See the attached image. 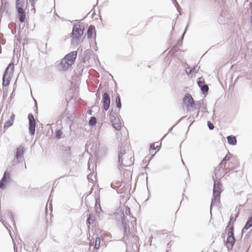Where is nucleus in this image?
Returning a JSON list of instances; mask_svg holds the SVG:
<instances>
[{
    "label": "nucleus",
    "mask_w": 252,
    "mask_h": 252,
    "mask_svg": "<svg viewBox=\"0 0 252 252\" xmlns=\"http://www.w3.org/2000/svg\"><path fill=\"white\" fill-rule=\"evenodd\" d=\"M129 146L122 145L118 154V164L119 168H124L131 166L134 162V158L131 153L128 151Z\"/></svg>",
    "instance_id": "nucleus-1"
},
{
    "label": "nucleus",
    "mask_w": 252,
    "mask_h": 252,
    "mask_svg": "<svg viewBox=\"0 0 252 252\" xmlns=\"http://www.w3.org/2000/svg\"><path fill=\"white\" fill-rule=\"evenodd\" d=\"M231 220V217L230 220L227 224V225L225 228V230L227 231V238L224 241V244L226 246L228 251L231 250L234 246L235 243V239L234 233V226L232 225L230 226Z\"/></svg>",
    "instance_id": "nucleus-2"
},
{
    "label": "nucleus",
    "mask_w": 252,
    "mask_h": 252,
    "mask_svg": "<svg viewBox=\"0 0 252 252\" xmlns=\"http://www.w3.org/2000/svg\"><path fill=\"white\" fill-rule=\"evenodd\" d=\"M84 28H82L80 25L75 24L73 26L71 35L73 45H78L79 39L84 33Z\"/></svg>",
    "instance_id": "nucleus-3"
},
{
    "label": "nucleus",
    "mask_w": 252,
    "mask_h": 252,
    "mask_svg": "<svg viewBox=\"0 0 252 252\" xmlns=\"http://www.w3.org/2000/svg\"><path fill=\"white\" fill-rule=\"evenodd\" d=\"M14 70V64L10 63L4 70L2 77V85L7 87L10 83V75L13 74Z\"/></svg>",
    "instance_id": "nucleus-4"
},
{
    "label": "nucleus",
    "mask_w": 252,
    "mask_h": 252,
    "mask_svg": "<svg viewBox=\"0 0 252 252\" xmlns=\"http://www.w3.org/2000/svg\"><path fill=\"white\" fill-rule=\"evenodd\" d=\"M16 9L17 12V16L19 22L21 23L25 22L26 18V12L25 10V4L16 3Z\"/></svg>",
    "instance_id": "nucleus-5"
},
{
    "label": "nucleus",
    "mask_w": 252,
    "mask_h": 252,
    "mask_svg": "<svg viewBox=\"0 0 252 252\" xmlns=\"http://www.w3.org/2000/svg\"><path fill=\"white\" fill-rule=\"evenodd\" d=\"M183 102L187 105V110L188 111H190V107H195V101L189 94H185L183 98Z\"/></svg>",
    "instance_id": "nucleus-6"
},
{
    "label": "nucleus",
    "mask_w": 252,
    "mask_h": 252,
    "mask_svg": "<svg viewBox=\"0 0 252 252\" xmlns=\"http://www.w3.org/2000/svg\"><path fill=\"white\" fill-rule=\"evenodd\" d=\"M28 119L29 125V133L31 135H33L35 133L36 123L35 120L32 114L30 113L28 115Z\"/></svg>",
    "instance_id": "nucleus-7"
},
{
    "label": "nucleus",
    "mask_w": 252,
    "mask_h": 252,
    "mask_svg": "<svg viewBox=\"0 0 252 252\" xmlns=\"http://www.w3.org/2000/svg\"><path fill=\"white\" fill-rule=\"evenodd\" d=\"M10 173L7 169L4 172L1 179L0 180V189H3L6 185L11 180Z\"/></svg>",
    "instance_id": "nucleus-8"
},
{
    "label": "nucleus",
    "mask_w": 252,
    "mask_h": 252,
    "mask_svg": "<svg viewBox=\"0 0 252 252\" xmlns=\"http://www.w3.org/2000/svg\"><path fill=\"white\" fill-rule=\"evenodd\" d=\"M25 153V148L23 146H20L16 149L15 158L13 159L14 163L20 162L19 159L23 156Z\"/></svg>",
    "instance_id": "nucleus-9"
},
{
    "label": "nucleus",
    "mask_w": 252,
    "mask_h": 252,
    "mask_svg": "<svg viewBox=\"0 0 252 252\" xmlns=\"http://www.w3.org/2000/svg\"><path fill=\"white\" fill-rule=\"evenodd\" d=\"M110 102V97L109 94L106 92L104 93L102 95V103L104 110L107 111L109 109Z\"/></svg>",
    "instance_id": "nucleus-10"
},
{
    "label": "nucleus",
    "mask_w": 252,
    "mask_h": 252,
    "mask_svg": "<svg viewBox=\"0 0 252 252\" xmlns=\"http://www.w3.org/2000/svg\"><path fill=\"white\" fill-rule=\"evenodd\" d=\"M77 57V52L75 51H72L67 55H66L64 58L72 65L74 63L75 59Z\"/></svg>",
    "instance_id": "nucleus-11"
},
{
    "label": "nucleus",
    "mask_w": 252,
    "mask_h": 252,
    "mask_svg": "<svg viewBox=\"0 0 252 252\" xmlns=\"http://www.w3.org/2000/svg\"><path fill=\"white\" fill-rule=\"evenodd\" d=\"M71 65L72 64L70 63L64 58L62 59L59 64V67L60 69L63 71L67 70L69 67H70Z\"/></svg>",
    "instance_id": "nucleus-12"
},
{
    "label": "nucleus",
    "mask_w": 252,
    "mask_h": 252,
    "mask_svg": "<svg viewBox=\"0 0 252 252\" xmlns=\"http://www.w3.org/2000/svg\"><path fill=\"white\" fill-rule=\"evenodd\" d=\"M221 187V184L217 181L216 180L214 181V187H213V193L215 195H220L221 190L220 188Z\"/></svg>",
    "instance_id": "nucleus-13"
},
{
    "label": "nucleus",
    "mask_w": 252,
    "mask_h": 252,
    "mask_svg": "<svg viewBox=\"0 0 252 252\" xmlns=\"http://www.w3.org/2000/svg\"><path fill=\"white\" fill-rule=\"evenodd\" d=\"M198 85L200 88L203 94L207 93L209 90V87L207 85L205 84V82L203 79L201 80V78L199 79L198 81Z\"/></svg>",
    "instance_id": "nucleus-14"
},
{
    "label": "nucleus",
    "mask_w": 252,
    "mask_h": 252,
    "mask_svg": "<svg viewBox=\"0 0 252 252\" xmlns=\"http://www.w3.org/2000/svg\"><path fill=\"white\" fill-rule=\"evenodd\" d=\"M95 210L96 213L98 215L99 218H102L103 216V211L101 208L99 200L97 198L95 199Z\"/></svg>",
    "instance_id": "nucleus-15"
},
{
    "label": "nucleus",
    "mask_w": 252,
    "mask_h": 252,
    "mask_svg": "<svg viewBox=\"0 0 252 252\" xmlns=\"http://www.w3.org/2000/svg\"><path fill=\"white\" fill-rule=\"evenodd\" d=\"M63 156L67 159H70L71 157V148L70 147L63 146L62 149Z\"/></svg>",
    "instance_id": "nucleus-16"
},
{
    "label": "nucleus",
    "mask_w": 252,
    "mask_h": 252,
    "mask_svg": "<svg viewBox=\"0 0 252 252\" xmlns=\"http://www.w3.org/2000/svg\"><path fill=\"white\" fill-rule=\"evenodd\" d=\"M220 203V195L216 196L213 194V198H212L211 204L210 205V212H212V207L214 206H217Z\"/></svg>",
    "instance_id": "nucleus-17"
},
{
    "label": "nucleus",
    "mask_w": 252,
    "mask_h": 252,
    "mask_svg": "<svg viewBox=\"0 0 252 252\" xmlns=\"http://www.w3.org/2000/svg\"><path fill=\"white\" fill-rule=\"evenodd\" d=\"M121 222L123 227L125 230V232H126L127 229H128V231H129V227L128 224H126L125 217L124 213H122L121 214Z\"/></svg>",
    "instance_id": "nucleus-18"
},
{
    "label": "nucleus",
    "mask_w": 252,
    "mask_h": 252,
    "mask_svg": "<svg viewBox=\"0 0 252 252\" xmlns=\"http://www.w3.org/2000/svg\"><path fill=\"white\" fill-rule=\"evenodd\" d=\"M250 246H248L245 243H241L238 247V250L236 252H248Z\"/></svg>",
    "instance_id": "nucleus-19"
},
{
    "label": "nucleus",
    "mask_w": 252,
    "mask_h": 252,
    "mask_svg": "<svg viewBox=\"0 0 252 252\" xmlns=\"http://www.w3.org/2000/svg\"><path fill=\"white\" fill-rule=\"evenodd\" d=\"M111 121L113 127L117 130H120L121 128V124L120 120L118 119L115 118L114 120L112 119Z\"/></svg>",
    "instance_id": "nucleus-20"
},
{
    "label": "nucleus",
    "mask_w": 252,
    "mask_h": 252,
    "mask_svg": "<svg viewBox=\"0 0 252 252\" xmlns=\"http://www.w3.org/2000/svg\"><path fill=\"white\" fill-rule=\"evenodd\" d=\"M7 4L8 3L6 1L4 3L2 2L1 6L0 8V17H1L4 13H7L8 12Z\"/></svg>",
    "instance_id": "nucleus-21"
},
{
    "label": "nucleus",
    "mask_w": 252,
    "mask_h": 252,
    "mask_svg": "<svg viewBox=\"0 0 252 252\" xmlns=\"http://www.w3.org/2000/svg\"><path fill=\"white\" fill-rule=\"evenodd\" d=\"M252 226V215L251 217L248 218V220L247 221L246 223H245L242 230V233H244L245 230H248L250 227Z\"/></svg>",
    "instance_id": "nucleus-22"
},
{
    "label": "nucleus",
    "mask_w": 252,
    "mask_h": 252,
    "mask_svg": "<svg viewBox=\"0 0 252 252\" xmlns=\"http://www.w3.org/2000/svg\"><path fill=\"white\" fill-rule=\"evenodd\" d=\"M95 28L94 26L90 25L87 30V35L89 39H91L93 37V33L95 32Z\"/></svg>",
    "instance_id": "nucleus-23"
},
{
    "label": "nucleus",
    "mask_w": 252,
    "mask_h": 252,
    "mask_svg": "<svg viewBox=\"0 0 252 252\" xmlns=\"http://www.w3.org/2000/svg\"><path fill=\"white\" fill-rule=\"evenodd\" d=\"M15 115L14 114H12L10 116L9 119L6 121L4 125V128H8L11 126L13 124V121L14 120Z\"/></svg>",
    "instance_id": "nucleus-24"
},
{
    "label": "nucleus",
    "mask_w": 252,
    "mask_h": 252,
    "mask_svg": "<svg viewBox=\"0 0 252 252\" xmlns=\"http://www.w3.org/2000/svg\"><path fill=\"white\" fill-rule=\"evenodd\" d=\"M227 140L229 144L234 146L237 143V139L235 136L229 135L227 137Z\"/></svg>",
    "instance_id": "nucleus-25"
},
{
    "label": "nucleus",
    "mask_w": 252,
    "mask_h": 252,
    "mask_svg": "<svg viewBox=\"0 0 252 252\" xmlns=\"http://www.w3.org/2000/svg\"><path fill=\"white\" fill-rule=\"evenodd\" d=\"M115 101L116 103V107L119 108V109L121 108L122 107V103L120 98V95L119 94H117L116 98H115Z\"/></svg>",
    "instance_id": "nucleus-26"
},
{
    "label": "nucleus",
    "mask_w": 252,
    "mask_h": 252,
    "mask_svg": "<svg viewBox=\"0 0 252 252\" xmlns=\"http://www.w3.org/2000/svg\"><path fill=\"white\" fill-rule=\"evenodd\" d=\"M97 122V119L95 117H92L89 121V125L90 126H94L95 125Z\"/></svg>",
    "instance_id": "nucleus-27"
},
{
    "label": "nucleus",
    "mask_w": 252,
    "mask_h": 252,
    "mask_svg": "<svg viewBox=\"0 0 252 252\" xmlns=\"http://www.w3.org/2000/svg\"><path fill=\"white\" fill-rule=\"evenodd\" d=\"M94 218L93 215L90 214L87 219V224L90 225L94 223Z\"/></svg>",
    "instance_id": "nucleus-28"
},
{
    "label": "nucleus",
    "mask_w": 252,
    "mask_h": 252,
    "mask_svg": "<svg viewBox=\"0 0 252 252\" xmlns=\"http://www.w3.org/2000/svg\"><path fill=\"white\" fill-rule=\"evenodd\" d=\"M100 238L99 237H96L95 238V244H94V248L95 249H99V248L100 247Z\"/></svg>",
    "instance_id": "nucleus-29"
},
{
    "label": "nucleus",
    "mask_w": 252,
    "mask_h": 252,
    "mask_svg": "<svg viewBox=\"0 0 252 252\" xmlns=\"http://www.w3.org/2000/svg\"><path fill=\"white\" fill-rule=\"evenodd\" d=\"M195 104V108H197L198 109H200V108L201 107L202 105L204 104L203 103V100H200L199 101H197Z\"/></svg>",
    "instance_id": "nucleus-30"
},
{
    "label": "nucleus",
    "mask_w": 252,
    "mask_h": 252,
    "mask_svg": "<svg viewBox=\"0 0 252 252\" xmlns=\"http://www.w3.org/2000/svg\"><path fill=\"white\" fill-rule=\"evenodd\" d=\"M231 156L232 155L229 152H228L223 159H224L225 161H227L230 160Z\"/></svg>",
    "instance_id": "nucleus-31"
},
{
    "label": "nucleus",
    "mask_w": 252,
    "mask_h": 252,
    "mask_svg": "<svg viewBox=\"0 0 252 252\" xmlns=\"http://www.w3.org/2000/svg\"><path fill=\"white\" fill-rule=\"evenodd\" d=\"M63 134L61 130L58 129L56 130V136L58 138H60L61 137V135Z\"/></svg>",
    "instance_id": "nucleus-32"
},
{
    "label": "nucleus",
    "mask_w": 252,
    "mask_h": 252,
    "mask_svg": "<svg viewBox=\"0 0 252 252\" xmlns=\"http://www.w3.org/2000/svg\"><path fill=\"white\" fill-rule=\"evenodd\" d=\"M197 66H194L193 67H191L190 68L189 73H196L198 70V68L197 69Z\"/></svg>",
    "instance_id": "nucleus-33"
},
{
    "label": "nucleus",
    "mask_w": 252,
    "mask_h": 252,
    "mask_svg": "<svg viewBox=\"0 0 252 252\" xmlns=\"http://www.w3.org/2000/svg\"><path fill=\"white\" fill-rule=\"evenodd\" d=\"M207 126L210 130H213L214 128V125L210 121L207 122Z\"/></svg>",
    "instance_id": "nucleus-34"
},
{
    "label": "nucleus",
    "mask_w": 252,
    "mask_h": 252,
    "mask_svg": "<svg viewBox=\"0 0 252 252\" xmlns=\"http://www.w3.org/2000/svg\"><path fill=\"white\" fill-rule=\"evenodd\" d=\"M49 206V209L51 211H52V203L51 202H50V198L48 200V202L47 203V206L46 207V210H47V207Z\"/></svg>",
    "instance_id": "nucleus-35"
},
{
    "label": "nucleus",
    "mask_w": 252,
    "mask_h": 252,
    "mask_svg": "<svg viewBox=\"0 0 252 252\" xmlns=\"http://www.w3.org/2000/svg\"><path fill=\"white\" fill-rule=\"evenodd\" d=\"M16 3H19L20 4H25V0H16Z\"/></svg>",
    "instance_id": "nucleus-36"
},
{
    "label": "nucleus",
    "mask_w": 252,
    "mask_h": 252,
    "mask_svg": "<svg viewBox=\"0 0 252 252\" xmlns=\"http://www.w3.org/2000/svg\"><path fill=\"white\" fill-rule=\"evenodd\" d=\"M30 2L31 3V5L34 7V4L35 2V1H37V0H29ZM33 9L35 10V8H33Z\"/></svg>",
    "instance_id": "nucleus-37"
},
{
    "label": "nucleus",
    "mask_w": 252,
    "mask_h": 252,
    "mask_svg": "<svg viewBox=\"0 0 252 252\" xmlns=\"http://www.w3.org/2000/svg\"><path fill=\"white\" fill-rule=\"evenodd\" d=\"M8 216L10 219L13 222L14 221V218L11 213H8Z\"/></svg>",
    "instance_id": "nucleus-38"
},
{
    "label": "nucleus",
    "mask_w": 252,
    "mask_h": 252,
    "mask_svg": "<svg viewBox=\"0 0 252 252\" xmlns=\"http://www.w3.org/2000/svg\"><path fill=\"white\" fill-rule=\"evenodd\" d=\"M188 27H189V24H188V25L187 26V27H186V29H185V30L184 32V33H183V35H182V37H181V39H183L184 36V35H185V33H186V32H187V31L188 28Z\"/></svg>",
    "instance_id": "nucleus-39"
},
{
    "label": "nucleus",
    "mask_w": 252,
    "mask_h": 252,
    "mask_svg": "<svg viewBox=\"0 0 252 252\" xmlns=\"http://www.w3.org/2000/svg\"><path fill=\"white\" fill-rule=\"evenodd\" d=\"M157 147H155V143L152 144L150 146V149L154 151L156 149Z\"/></svg>",
    "instance_id": "nucleus-40"
},
{
    "label": "nucleus",
    "mask_w": 252,
    "mask_h": 252,
    "mask_svg": "<svg viewBox=\"0 0 252 252\" xmlns=\"http://www.w3.org/2000/svg\"><path fill=\"white\" fill-rule=\"evenodd\" d=\"M131 223L132 225V227H134V224L136 225V219L133 218V220L131 221Z\"/></svg>",
    "instance_id": "nucleus-41"
},
{
    "label": "nucleus",
    "mask_w": 252,
    "mask_h": 252,
    "mask_svg": "<svg viewBox=\"0 0 252 252\" xmlns=\"http://www.w3.org/2000/svg\"><path fill=\"white\" fill-rule=\"evenodd\" d=\"M219 168V169H221V168H223L225 167L224 165H223V164H221V163H220L219 164V166H218Z\"/></svg>",
    "instance_id": "nucleus-42"
},
{
    "label": "nucleus",
    "mask_w": 252,
    "mask_h": 252,
    "mask_svg": "<svg viewBox=\"0 0 252 252\" xmlns=\"http://www.w3.org/2000/svg\"><path fill=\"white\" fill-rule=\"evenodd\" d=\"M221 163V164H223V165L225 166L226 161H225L224 159H222V160L220 162Z\"/></svg>",
    "instance_id": "nucleus-43"
},
{
    "label": "nucleus",
    "mask_w": 252,
    "mask_h": 252,
    "mask_svg": "<svg viewBox=\"0 0 252 252\" xmlns=\"http://www.w3.org/2000/svg\"><path fill=\"white\" fill-rule=\"evenodd\" d=\"M88 113L89 115H91L92 113V110H89L88 111Z\"/></svg>",
    "instance_id": "nucleus-44"
},
{
    "label": "nucleus",
    "mask_w": 252,
    "mask_h": 252,
    "mask_svg": "<svg viewBox=\"0 0 252 252\" xmlns=\"http://www.w3.org/2000/svg\"><path fill=\"white\" fill-rule=\"evenodd\" d=\"M203 106V108L204 109H207V106L205 104H203L202 105Z\"/></svg>",
    "instance_id": "nucleus-45"
},
{
    "label": "nucleus",
    "mask_w": 252,
    "mask_h": 252,
    "mask_svg": "<svg viewBox=\"0 0 252 252\" xmlns=\"http://www.w3.org/2000/svg\"><path fill=\"white\" fill-rule=\"evenodd\" d=\"M1 222H2V223H3V225H4V226L7 228H7V226H6V224H5L3 221H2V220H1Z\"/></svg>",
    "instance_id": "nucleus-46"
},
{
    "label": "nucleus",
    "mask_w": 252,
    "mask_h": 252,
    "mask_svg": "<svg viewBox=\"0 0 252 252\" xmlns=\"http://www.w3.org/2000/svg\"><path fill=\"white\" fill-rule=\"evenodd\" d=\"M233 169H234V167H232V168L230 167V168H229V171H231V170H233Z\"/></svg>",
    "instance_id": "nucleus-47"
},
{
    "label": "nucleus",
    "mask_w": 252,
    "mask_h": 252,
    "mask_svg": "<svg viewBox=\"0 0 252 252\" xmlns=\"http://www.w3.org/2000/svg\"><path fill=\"white\" fill-rule=\"evenodd\" d=\"M112 113H113V110H111V111L110 112V115L111 116L112 115Z\"/></svg>",
    "instance_id": "nucleus-48"
},
{
    "label": "nucleus",
    "mask_w": 252,
    "mask_h": 252,
    "mask_svg": "<svg viewBox=\"0 0 252 252\" xmlns=\"http://www.w3.org/2000/svg\"><path fill=\"white\" fill-rule=\"evenodd\" d=\"M199 113V111H198L197 112V113L196 115L195 116V117H197L198 116Z\"/></svg>",
    "instance_id": "nucleus-49"
},
{
    "label": "nucleus",
    "mask_w": 252,
    "mask_h": 252,
    "mask_svg": "<svg viewBox=\"0 0 252 252\" xmlns=\"http://www.w3.org/2000/svg\"><path fill=\"white\" fill-rule=\"evenodd\" d=\"M111 187L112 188H114V187H113V184L112 183L111 184Z\"/></svg>",
    "instance_id": "nucleus-50"
},
{
    "label": "nucleus",
    "mask_w": 252,
    "mask_h": 252,
    "mask_svg": "<svg viewBox=\"0 0 252 252\" xmlns=\"http://www.w3.org/2000/svg\"><path fill=\"white\" fill-rule=\"evenodd\" d=\"M52 191H53V190H52V191H51V194H52ZM51 195H50V198L51 197Z\"/></svg>",
    "instance_id": "nucleus-51"
},
{
    "label": "nucleus",
    "mask_w": 252,
    "mask_h": 252,
    "mask_svg": "<svg viewBox=\"0 0 252 252\" xmlns=\"http://www.w3.org/2000/svg\"><path fill=\"white\" fill-rule=\"evenodd\" d=\"M25 168H27V166H26V163H25Z\"/></svg>",
    "instance_id": "nucleus-52"
}]
</instances>
